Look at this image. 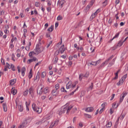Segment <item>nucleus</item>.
<instances>
[{
	"instance_id": "1",
	"label": "nucleus",
	"mask_w": 128,
	"mask_h": 128,
	"mask_svg": "<svg viewBox=\"0 0 128 128\" xmlns=\"http://www.w3.org/2000/svg\"><path fill=\"white\" fill-rule=\"evenodd\" d=\"M48 92H50V88H48V87H46L42 90V87L40 88L38 86L37 89L38 94H48Z\"/></svg>"
},
{
	"instance_id": "2",
	"label": "nucleus",
	"mask_w": 128,
	"mask_h": 128,
	"mask_svg": "<svg viewBox=\"0 0 128 128\" xmlns=\"http://www.w3.org/2000/svg\"><path fill=\"white\" fill-rule=\"evenodd\" d=\"M44 47L42 46H40V44H37L36 45L35 52L36 54H40V52H44Z\"/></svg>"
},
{
	"instance_id": "3",
	"label": "nucleus",
	"mask_w": 128,
	"mask_h": 128,
	"mask_svg": "<svg viewBox=\"0 0 128 128\" xmlns=\"http://www.w3.org/2000/svg\"><path fill=\"white\" fill-rule=\"evenodd\" d=\"M112 58H114V55H112V56H110L107 60H106L104 62H102L100 64V66L99 68H102L104 67V66H106V64H108V62H110V60H112Z\"/></svg>"
},
{
	"instance_id": "4",
	"label": "nucleus",
	"mask_w": 128,
	"mask_h": 128,
	"mask_svg": "<svg viewBox=\"0 0 128 128\" xmlns=\"http://www.w3.org/2000/svg\"><path fill=\"white\" fill-rule=\"evenodd\" d=\"M32 108H33V110L34 112H38V114H40L42 112V108L39 107H36V104H32Z\"/></svg>"
},
{
	"instance_id": "5",
	"label": "nucleus",
	"mask_w": 128,
	"mask_h": 128,
	"mask_svg": "<svg viewBox=\"0 0 128 128\" xmlns=\"http://www.w3.org/2000/svg\"><path fill=\"white\" fill-rule=\"evenodd\" d=\"M68 109H66V107L65 106H64V107H62L60 110L58 111L59 116H62V114H64L65 112L67 113Z\"/></svg>"
},
{
	"instance_id": "6",
	"label": "nucleus",
	"mask_w": 128,
	"mask_h": 128,
	"mask_svg": "<svg viewBox=\"0 0 128 128\" xmlns=\"http://www.w3.org/2000/svg\"><path fill=\"white\" fill-rule=\"evenodd\" d=\"M66 2L64 0H58L57 5L60 8H62V7L64 6V3Z\"/></svg>"
},
{
	"instance_id": "7",
	"label": "nucleus",
	"mask_w": 128,
	"mask_h": 128,
	"mask_svg": "<svg viewBox=\"0 0 128 128\" xmlns=\"http://www.w3.org/2000/svg\"><path fill=\"white\" fill-rule=\"evenodd\" d=\"M128 94V92H123L122 94H121L120 97V102H122V100H124V98L126 96V95Z\"/></svg>"
},
{
	"instance_id": "8",
	"label": "nucleus",
	"mask_w": 128,
	"mask_h": 128,
	"mask_svg": "<svg viewBox=\"0 0 128 128\" xmlns=\"http://www.w3.org/2000/svg\"><path fill=\"white\" fill-rule=\"evenodd\" d=\"M98 9L95 12L92 14L90 17V20H94V18L96 16H98Z\"/></svg>"
},
{
	"instance_id": "9",
	"label": "nucleus",
	"mask_w": 128,
	"mask_h": 128,
	"mask_svg": "<svg viewBox=\"0 0 128 128\" xmlns=\"http://www.w3.org/2000/svg\"><path fill=\"white\" fill-rule=\"evenodd\" d=\"M58 51L60 52V54H64V52H66V48H64V45H62L58 50Z\"/></svg>"
},
{
	"instance_id": "10",
	"label": "nucleus",
	"mask_w": 128,
	"mask_h": 128,
	"mask_svg": "<svg viewBox=\"0 0 128 128\" xmlns=\"http://www.w3.org/2000/svg\"><path fill=\"white\" fill-rule=\"evenodd\" d=\"M58 90L54 89L52 92V96H56L58 94Z\"/></svg>"
},
{
	"instance_id": "11",
	"label": "nucleus",
	"mask_w": 128,
	"mask_h": 128,
	"mask_svg": "<svg viewBox=\"0 0 128 128\" xmlns=\"http://www.w3.org/2000/svg\"><path fill=\"white\" fill-rule=\"evenodd\" d=\"M36 58L33 57L32 58H31V59L28 60L27 64H32V62H36Z\"/></svg>"
},
{
	"instance_id": "12",
	"label": "nucleus",
	"mask_w": 128,
	"mask_h": 128,
	"mask_svg": "<svg viewBox=\"0 0 128 128\" xmlns=\"http://www.w3.org/2000/svg\"><path fill=\"white\" fill-rule=\"evenodd\" d=\"M66 110H67V114H68V112H70V110H72V108L73 106L72 105H70V106H68V104H66Z\"/></svg>"
},
{
	"instance_id": "13",
	"label": "nucleus",
	"mask_w": 128,
	"mask_h": 128,
	"mask_svg": "<svg viewBox=\"0 0 128 128\" xmlns=\"http://www.w3.org/2000/svg\"><path fill=\"white\" fill-rule=\"evenodd\" d=\"M58 120H56L54 124H52L50 126V127L49 128H54V126H58Z\"/></svg>"
},
{
	"instance_id": "14",
	"label": "nucleus",
	"mask_w": 128,
	"mask_h": 128,
	"mask_svg": "<svg viewBox=\"0 0 128 128\" xmlns=\"http://www.w3.org/2000/svg\"><path fill=\"white\" fill-rule=\"evenodd\" d=\"M115 62H116V58H114L110 62H109L108 64V67H110L112 66H114V64Z\"/></svg>"
},
{
	"instance_id": "15",
	"label": "nucleus",
	"mask_w": 128,
	"mask_h": 128,
	"mask_svg": "<svg viewBox=\"0 0 128 128\" xmlns=\"http://www.w3.org/2000/svg\"><path fill=\"white\" fill-rule=\"evenodd\" d=\"M86 112H94V108L92 107L88 108L86 109Z\"/></svg>"
},
{
	"instance_id": "16",
	"label": "nucleus",
	"mask_w": 128,
	"mask_h": 128,
	"mask_svg": "<svg viewBox=\"0 0 128 128\" xmlns=\"http://www.w3.org/2000/svg\"><path fill=\"white\" fill-rule=\"evenodd\" d=\"M2 106H3V109H4V112H8V107L6 106V102H4L2 104Z\"/></svg>"
},
{
	"instance_id": "17",
	"label": "nucleus",
	"mask_w": 128,
	"mask_h": 128,
	"mask_svg": "<svg viewBox=\"0 0 128 128\" xmlns=\"http://www.w3.org/2000/svg\"><path fill=\"white\" fill-rule=\"evenodd\" d=\"M24 120L28 124H30V122H32V118L29 117L26 119Z\"/></svg>"
},
{
	"instance_id": "18",
	"label": "nucleus",
	"mask_w": 128,
	"mask_h": 128,
	"mask_svg": "<svg viewBox=\"0 0 128 128\" xmlns=\"http://www.w3.org/2000/svg\"><path fill=\"white\" fill-rule=\"evenodd\" d=\"M10 82L11 86H14V84L16 82V78L12 79L10 80Z\"/></svg>"
},
{
	"instance_id": "19",
	"label": "nucleus",
	"mask_w": 128,
	"mask_h": 128,
	"mask_svg": "<svg viewBox=\"0 0 128 128\" xmlns=\"http://www.w3.org/2000/svg\"><path fill=\"white\" fill-rule=\"evenodd\" d=\"M40 71H38L37 72L36 77L34 78V80H40Z\"/></svg>"
},
{
	"instance_id": "20",
	"label": "nucleus",
	"mask_w": 128,
	"mask_h": 128,
	"mask_svg": "<svg viewBox=\"0 0 128 128\" xmlns=\"http://www.w3.org/2000/svg\"><path fill=\"white\" fill-rule=\"evenodd\" d=\"M21 72L22 76H24V74L26 73V67L24 66L22 68L21 70Z\"/></svg>"
},
{
	"instance_id": "21",
	"label": "nucleus",
	"mask_w": 128,
	"mask_h": 128,
	"mask_svg": "<svg viewBox=\"0 0 128 128\" xmlns=\"http://www.w3.org/2000/svg\"><path fill=\"white\" fill-rule=\"evenodd\" d=\"M72 88V82L70 81L68 84L66 85V88L68 90Z\"/></svg>"
},
{
	"instance_id": "22",
	"label": "nucleus",
	"mask_w": 128,
	"mask_h": 128,
	"mask_svg": "<svg viewBox=\"0 0 128 128\" xmlns=\"http://www.w3.org/2000/svg\"><path fill=\"white\" fill-rule=\"evenodd\" d=\"M11 94H12L14 96H16V90L14 88H12L11 89Z\"/></svg>"
},
{
	"instance_id": "23",
	"label": "nucleus",
	"mask_w": 128,
	"mask_h": 128,
	"mask_svg": "<svg viewBox=\"0 0 128 128\" xmlns=\"http://www.w3.org/2000/svg\"><path fill=\"white\" fill-rule=\"evenodd\" d=\"M125 80H124V78H121V79L120 80V82H118L117 83V85L118 86H120V84H124V82Z\"/></svg>"
},
{
	"instance_id": "24",
	"label": "nucleus",
	"mask_w": 128,
	"mask_h": 128,
	"mask_svg": "<svg viewBox=\"0 0 128 128\" xmlns=\"http://www.w3.org/2000/svg\"><path fill=\"white\" fill-rule=\"evenodd\" d=\"M36 53L34 52H30V53L28 54V56H30V58H34V56H32L34 54H36Z\"/></svg>"
},
{
	"instance_id": "25",
	"label": "nucleus",
	"mask_w": 128,
	"mask_h": 128,
	"mask_svg": "<svg viewBox=\"0 0 128 128\" xmlns=\"http://www.w3.org/2000/svg\"><path fill=\"white\" fill-rule=\"evenodd\" d=\"M18 110L20 112H22L24 110V106H22V104L18 105Z\"/></svg>"
},
{
	"instance_id": "26",
	"label": "nucleus",
	"mask_w": 128,
	"mask_h": 128,
	"mask_svg": "<svg viewBox=\"0 0 128 128\" xmlns=\"http://www.w3.org/2000/svg\"><path fill=\"white\" fill-rule=\"evenodd\" d=\"M45 120H44V118H42V120H41L40 121L36 122V124L37 126H38L40 124H42V122H44Z\"/></svg>"
},
{
	"instance_id": "27",
	"label": "nucleus",
	"mask_w": 128,
	"mask_h": 128,
	"mask_svg": "<svg viewBox=\"0 0 128 128\" xmlns=\"http://www.w3.org/2000/svg\"><path fill=\"white\" fill-rule=\"evenodd\" d=\"M32 77V69H30L28 75V78L30 79V78Z\"/></svg>"
},
{
	"instance_id": "28",
	"label": "nucleus",
	"mask_w": 128,
	"mask_h": 128,
	"mask_svg": "<svg viewBox=\"0 0 128 128\" xmlns=\"http://www.w3.org/2000/svg\"><path fill=\"white\" fill-rule=\"evenodd\" d=\"M46 76V72H42L41 78H44Z\"/></svg>"
},
{
	"instance_id": "29",
	"label": "nucleus",
	"mask_w": 128,
	"mask_h": 128,
	"mask_svg": "<svg viewBox=\"0 0 128 128\" xmlns=\"http://www.w3.org/2000/svg\"><path fill=\"white\" fill-rule=\"evenodd\" d=\"M52 112H50V114L46 115V118L47 120H50V118H52Z\"/></svg>"
},
{
	"instance_id": "30",
	"label": "nucleus",
	"mask_w": 128,
	"mask_h": 128,
	"mask_svg": "<svg viewBox=\"0 0 128 128\" xmlns=\"http://www.w3.org/2000/svg\"><path fill=\"white\" fill-rule=\"evenodd\" d=\"M46 2L48 6H52V0H46Z\"/></svg>"
},
{
	"instance_id": "31",
	"label": "nucleus",
	"mask_w": 128,
	"mask_h": 128,
	"mask_svg": "<svg viewBox=\"0 0 128 128\" xmlns=\"http://www.w3.org/2000/svg\"><path fill=\"white\" fill-rule=\"evenodd\" d=\"M54 30V26H51L48 29V31L49 32H52Z\"/></svg>"
},
{
	"instance_id": "32",
	"label": "nucleus",
	"mask_w": 128,
	"mask_h": 128,
	"mask_svg": "<svg viewBox=\"0 0 128 128\" xmlns=\"http://www.w3.org/2000/svg\"><path fill=\"white\" fill-rule=\"evenodd\" d=\"M58 56L54 57V64H58Z\"/></svg>"
},
{
	"instance_id": "33",
	"label": "nucleus",
	"mask_w": 128,
	"mask_h": 128,
	"mask_svg": "<svg viewBox=\"0 0 128 128\" xmlns=\"http://www.w3.org/2000/svg\"><path fill=\"white\" fill-rule=\"evenodd\" d=\"M22 124L23 126V127L26 128L28 124L26 123V121H25L24 120Z\"/></svg>"
},
{
	"instance_id": "34",
	"label": "nucleus",
	"mask_w": 128,
	"mask_h": 128,
	"mask_svg": "<svg viewBox=\"0 0 128 128\" xmlns=\"http://www.w3.org/2000/svg\"><path fill=\"white\" fill-rule=\"evenodd\" d=\"M54 89L57 90H58L60 92V84H56L55 85V88Z\"/></svg>"
},
{
	"instance_id": "35",
	"label": "nucleus",
	"mask_w": 128,
	"mask_h": 128,
	"mask_svg": "<svg viewBox=\"0 0 128 128\" xmlns=\"http://www.w3.org/2000/svg\"><path fill=\"white\" fill-rule=\"evenodd\" d=\"M112 122H108V124H106V128H112Z\"/></svg>"
},
{
	"instance_id": "36",
	"label": "nucleus",
	"mask_w": 128,
	"mask_h": 128,
	"mask_svg": "<svg viewBox=\"0 0 128 128\" xmlns=\"http://www.w3.org/2000/svg\"><path fill=\"white\" fill-rule=\"evenodd\" d=\"M42 38H44V36H41L39 37L38 38V44H42Z\"/></svg>"
},
{
	"instance_id": "37",
	"label": "nucleus",
	"mask_w": 128,
	"mask_h": 128,
	"mask_svg": "<svg viewBox=\"0 0 128 128\" xmlns=\"http://www.w3.org/2000/svg\"><path fill=\"white\" fill-rule=\"evenodd\" d=\"M118 72H120V70H118L117 72L115 74V77L114 78V80H116L118 78Z\"/></svg>"
},
{
	"instance_id": "38",
	"label": "nucleus",
	"mask_w": 128,
	"mask_h": 128,
	"mask_svg": "<svg viewBox=\"0 0 128 128\" xmlns=\"http://www.w3.org/2000/svg\"><path fill=\"white\" fill-rule=\"evenodd\" d=\"M118 120H120V118H118L117 120H116V122L115 123V125L114 126V128H116V126H118Z\"/></svg>"
},
{
	"instance_id": "39",
	"label": "nucleus",
	"mask_w": 128,
	"mask_h": 128,
	"mask_svg": "<svg viewBox=\"0 0 128 128\" xmlns=\"http://www.w3.org/2000/svg\"><path fill=\"white\" fill-rule=\"evenodd\" d=\"M83 78H84V74H80L79 76V80H82Z\"/></svg>"
},
{
	"instance_id": "40",
	"label": "nucleus",
	"mask_w": 128,
	"mask_h": 128,
	"mask_svg": "<svg viewBox=\"0 0 128 128\" xmlns=\"http://www.w3.org/2000/svg\"><path fill=\"white\" fill-rule=\"evenodd\" d=\"M84 116H85L86 118H92V116L88 114H84Z\"/></svg>"
},
{
	"instance_id": "41",
	"label": "nucleus",
	"mask_w": 128,
	"mask_h": 128,
	"mask_svg": "<svg viewBox=\"0 0 128 128\" xmlns=\"http://www.w3.org/2000/svg\"><path fill=\"white\" fill-rule=\"evenodd\" d=\"M62 92H67L66 90L64 88V87H62L60 89Z\"/></svg>"
},
{
	"instance_id": "42",
	"label": "nucleus",
	"mask_w": 128,
	"mask_h": 128,
	"mask_svg": "<svg viewBox=\"0 0 128 128\" xmlns=\"http://www.w3.org/2000/svg\"><path fill=\"white\" fill-rule=\"evenodd\" d=\"M118 118H120L121 120H124V115L121 114L120 116Z\"/></svg>"
},
{
	"instance_id": "43",
	"label": "nucleus",
	"mask_w": 128,
	"mask_h": 128,
	"mask_svg": "<svg viewBox=\"0 0 128 128\" xmlns=\"http://www.w3.org/2000/svg\"><path fill=\"white\" fill-rule=\"evenodd\" d=\"M32 92H34V88H30L29 89V93L30 94H32Z\"/></svg>"
},
{
	"instance_id": "44",
	"label": "nucleus",
	"mask_w": 128,
	"mask_h": 128,
	"mask_svg": "<svg viewBox=\"0 0 128 128\" xmlns=\"http://www.w3.org/2000/svg\"><path fill=\"white\" fill-rule=\"evenodd\" d=\"M15 58H16V56H14V54H12V60L13 62L16 61V59H14Z\"/></svg>"
},
{
	"instance_id": "45",
	"label": "nucleus",
	"mask_w": 128,
	"mask_h": 128,
	"mask_svg": "<svg viewBox=\"0 0 128 128\" xmlns=\"http://www.w3.org/2000/svg\"><path fill=\"white\" fill-rule=\"evenodd\" d=\"M118 36H120V33H117L115 36L112 38V40H113L114 38H118Z\"/></svg>"
},
{
	"instance_id": "46",
	"label": "nucleus",
	"mask_w": 128,
	"mask_h": 128,
	"mask_svg": "<svg viewBox=\"0 0 128 128\" xmlns=\"http://www.w3.org/2000/svg\"><path fill=\"white\" fill-rule=\"evenodd\" d=\"M14 44L12 42H10V48H14Z\"/></svg>"
},
{
	"instance_id": "47",
	"label": "nucleus",
	"mask_w": 128,
	"mask_h": 128,
	"mask_svg": "<svg viewBox=\"0 0 128 128\" xmlns=\"http://www.w3.org/2000/svg\"><path fill=\"white\" fill-rule=\"evenodd\" d=\"M124 42H120L118 44H117V46H122V43H123Z\"/></svg>"
},
{
	"instance_id": "48",
	"label": "nucleus",
	"mask_w": 128,
	"mask_h": 128,
	"mask_svg": "<svg viewBox=\"0 0 128 128\" xmlns=\"http://www.w3.org/2000/svg\"><path fill=\"white\" fill-rule=\"evenodd\" d=\"M28 90H26V91L24 92V96H28Z\"/></svg>"
},
{
	"instance_id": "49",
	"label": "nucleus",
	"mask_w": 128,
	"mask_h": 128,
	"mask_svg": "<svg viewBox=\"0 0 128 128\" xmlns=\"http://www.w3.org/2000/svg\"><path fill=\"white\" fill-rule=\"evenodd\" d=\"M79 88V86L77 87V88L74 91H73L71 94H70V95L72 96V94H74V92H76V90H78Z\"/></svg>"
},
{
	"instance_id": "50",
	"label": "nucleus",
	"mask_w": 128,
	"mask_h": 128,
	"mask_svg": "<svg viewBox=\"0 0 128 128\" xmlns=\"http://www.w3.org/2000/svg\"><path fill=\"white\" fill-rule=\"evenodd\" d=\"M62 20V16H59L57 17V20Z\"/></svg>"
},
{
	"instance_id": "51",
	"label": "nucleus",
	"mask_w": 128,
	"mask_h": 128,
	"mask_svg": "<svg viewBox=\"0 0 128 128\" xmlns=\"http://www.w3.org/2000/svg\"><path fill=\"white\" fill-rule=\"evenodd\" d=\"M6 64L8 68H9V69L12 68V64H11V65H10L8 63L6 62Z\"/></svg>"
},
{
	"instance_id": "52",
	"label": "nucleus",
	"mask_w": 128,
	"mask_h": 128,
	"mask_svg": "<svg viewBox=\"0 0 128 128\" xmlns=\"http://www.w3.org/2000/svg\"><path fill=\"white\" fill-rule=\"evenodd\" d=\"M88 76H90V74L88 72H86L84 75V78H88Z\"/></svg>"
},
{
	"instance_id": "53",
	"label": "nucleus",
	"mask_w": 128,
	"mask_h": 128,
	"mask_svg": "<svg viewBox=\"0 0 128 128\" xmlns=\"http://www.w3.org/2000/svg\"><path fill=\"white\" fill-rule=\"evenodd\" d=\"M60 52H59L58 50H56V52L54 54V55L55 56H58V54H60Z\"/></svg>"
},
{
	"instance_id": "54",
	"label": "nucleus",
	"mask_w": 128,
	"mask_h": 128,
	"mask_svg": "<svg viewBox=\"0 0 128 128\" xmlns=\"http://www.w3.org/2000/svg\"><path fill=\"white\" fill-rule=\"evenodd\" d=\"M40 4L38 2H36V3H35V6L36 8H38V6H40Z\"/></svg>"
},
{
	"instance_id": "55",
	"label": "nucleus",
	"mask_w": 128,
	"mask_h": 128,
	"mask_svg": "<svg viewBox=\"0 0 128 128\" xmlns=\"http://www.w3.org/2000/svg\"><path fill=\"white\" fill-rule=\"evenodd\" d=\"M12 70H13V72H14L16 70V67H14V64H12Z\"/></svg>"
},
{
	"instance_id": "56",
	"label": "nucleus",
	"mask_w": 128,
	"mask_h": 128,
	"mask_svg": "<svg viewBox=\"0 0 128 128\" xmlns=\"http://www.w3.org/2000/svg\"><path fill=\"white\" fill-rule=\"evenodd\" d=\"M76 112V108H74L72 110V114H74Z\"/></svg>"
},
{
	"instance_id": "57",
	"label": "nucleus",
	"mask_w": 128,
	"mask_h": 128,
	"mask_svg": "<svg viewBox=\"0 0 128 128\" xmlns=\"http://www.w3.org/2000/svg\"><path fill=\"white\" fill-rule=\"evenodd\" d=\"M47 11L48 12H52V8H50V6H48V7L47 8Z\"/></svg>"
},
{
	"instance_id": "58",
	"label": "nucleus",
	"mask_w": 128,
	"mask_h": 128,
	"mask_svg": "<svg viewBox=\"0 0 128 128\" xmlns=\"http://www.w3.org/2000/svg\"><path fill=\"white\" fill-rule=\"evenodd\" d=\"M103 4L104 6H106L108 4V0H106L104 2H103Z\"/></svg>"
},
{
	"instance_id": "59",
	"label": "nucleus",
	"mask_w": 128,
	"mask_h": 128,
	"mask_svg": "<svg viewBox=\"0 0 128 128\" xmlns=\"http://www.w3.org/2000/svg\"><path fill=\"white\" fill-rule=\"evenodd\" d=\"M114 96H116V94H112L110 100H112L114 98Z\"/></svg>"
},
{
	"instance_id": "60",
	"label": "nucleus",
	"mask_w": 128,
	"mask_h": 128,
	"mask_svg": "<svg viewBox=\"0 0 128 128\" xmlns=\"http://www.w3.org/2000/svg\"><path fill=\"white\" fill-rule=\"evenodd\" d=\"M93 86H94V84L92 83L91 86H89V90H92Z\"/></svg>"
},
{
	"instance_id": "61",
	"label": "nucleus",
	"mask_w": 128,
	"mask_h": 128,
	"mask_svg": "<svg viewBox=\"0 0 128 128\" xmlns=\"http://www.w3.org/2000/svg\"><path fill=\"white\" fill-rule=\"evenodd\" d=\"M84 51V48L82 46H80V48L79 52H82Z\"/></svg>"
},
{
	"instance_id": "62",
	"label": "nucleus",
	"mask_w": 128,
	"mask_h": 128,
	"mask_svg": "<svg viewBox=\"0 0 128 128\" xmlns=\"http://www.w3.org/2000/svg\"><path fill=\"white\" fill-rule=\"evenodd\" d=\"M100 60H98V61H96V62H94V66H96L97 64H100Z\"/></svg>"
},
{
	"instance_id": "63",
	"label": "nucleus",
	"mask_w": 128,
	"mask_h": 128,
	"mask_svg": "<svg viewBox=\"0 0 128 128\" xmlns=\"http://www.w3.org/2000/svg\"><path fill=\"white\" fill-rule=\"evenodd\" d=\"M61 58H64V60H66V54L62 55L61 56Z\"/></svg>"
},
{
	"instance_id": "64",
	"label": "nucleus",
	"mask_w": 128,
	"mask_h": 128,
	"mask_svg": "<svg viewBox=\"0 0 128 128\" xmlns=\"http://www.w3.org/2000/svg\"><path fill=\"white\" fill-rule=\"evenodd\" d=\"M58 74H62V68H60L58 72Z\"/></svg>"
}]
</instances>
